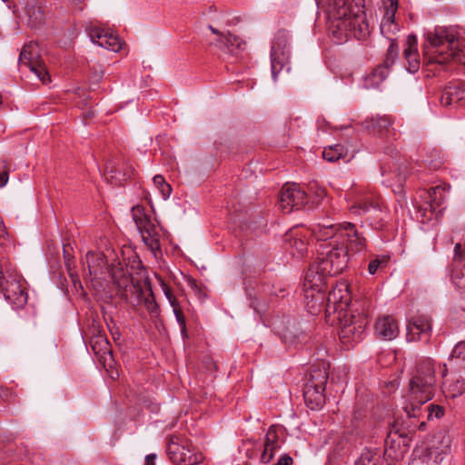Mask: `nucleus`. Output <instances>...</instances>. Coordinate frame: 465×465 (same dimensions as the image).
<instances>
[{
    "mask_svg": "<svg viewBox=\"0 0 465 465\" xmlns=\"http://www.w3.org/2000/svg\"><path fill=\"white\" fill-rule=\"evenodd\" d=\"M321 241L317 245L318 261L308 270L303 282L306 308L312 314L318 313L324 304L328 277L341 273L348 265L349 254L344 243L338 238Z\"/></svg>",
    "mask_w": 465,
    "mask_h": 465,
    "instance_id": "f257e3e1",
    "label": "nucleus"
},
{
    "mask_svg": "<svg viewBox=\"0 0 465 465\" xmlns=\"http://www.w3.org/2000/svg\"><path fill=\"white\" fill-rule=\"evenodd\" d=\"M315 2L327 13L329 30L338 44L346 42L350 37L364 40L369 36L371 29L363 11L364 0H354L356 11L348 4V0Z\"/></svg>",
    "mask_w": 465,
    "mask_h": 465,
    "instance_id": "f03ea898",
    "label": "nucleus"
},
{
    "mask_svg": "<svg viewBox=\"0 0 465 465\" xmlns=\"http://www.w3.org/2000/svg\"><path fill=\"white\" fill-rule=\"evenodd\" d=\"M435 383L434 362L430 359L423 360L410 381L407 403L403 406L408 417L420 419L425 415L427 420H433L444 415V408L440 405L430 403L422 408L423 404L432 399Z\"/></svg>",
    "mask_w": 465,
    "mask_h": 465,
    "instance_id": "7ed1b4c3",
    "label": "nucleus"
},
{
    "mask_svg": "<svg viewBox=\"0 0 465 465\" xmlns=\"http://www.w3.org/2000/svg\"><path fill=\"white\" fill-rule=\"evenodd\" d=\"M349 302L348 286L345 283H340L328 293L322 305V307L325 305V311L329 315L338 313L339 338L345 349H350L363 340L370 323L364 312H345Z\"/></svg>",
    "mask_w": 465,
    "mask_h": 465,
    "instance_id": "20e7f679",
    "label": "nucleus"
},
{
    "mask_svg": "<svg viewBox=\"0 0 465 465\" xmlns=\"http://www.w3.org/2000/svg\"><path fill=\"white\" fill-rule=\"evenodd\" d=\"M423 53L429 63L443 64L455 60L465 64V39L455 27L438 26L426 34Z\"/></svg>",
    "mask_w": 465,
    "mask_h": 465,
    "instance_id": "39448f33",
    "label": "nucleus"
},
{
    "mask_svg": "<svg viewBox=\"0 0 465 465\" xmlns=\"http://www.w3.org/2000/svg\"><path fill=\"white\" fill-rule=\"evenodd\" d=\"M336 228L330 219H324L321 223L312 224L310 228L293 227L283 237L284 248L290 251L292 256H303L310 246L309 236L317 242L328 241L335 232Z\"/></svg>",
    "mask_w": 465,
    "mask_h": 465,
    "instance_id": "423d86ee",
    "label": "nucleus"
},
{
    "mask_svg": "<svg viewBox=\"0 0 465 465\" xmlns=\"http://www.w3.org/2000/svg\"><path fill=\"white\" fill-rule=\"evenodd\" d=\"M351 214L364 216L375 229L384 226L387 208L381 197L371 192L353 191L346 195Z\"/></svg>",
    "mask_w": 465,
    "mask_h": 465,
    "instance_id": "0eeeda50",
    "label": "nucleus"
},
{
    "mask_svg": "<svg viewBox=\"0 0 465 465\" xmlns=\"http://www.w3.org/2000/svg\"><path fill=\"white\" fill-rule=\"evenodd\" d=\"M399 7V0H381L383 17L381 23V33L391 41L387 50V55L381 66L388 69L394 64L398 55V46L394 42L393 35L399 32L400 27L395 21V14Z\"/></svg>",
    "mask_w": 465,
    "mask_h": 465,
    "instance_id": "6e6552de",
    "label": "nucleus"
},
{
    "mask_svg": "<svg viewBox=\"0 0 465 465\" xmlns=\"http://www.w3.org/2000/svg\"><path fill=\"white\" fill-rule=\"evenodd\" d=\"M451 439L446 433H440L426 448L413 450L409 465H439L450 452Z\"/></svg>",
    "mask_w": 465,
    "mask_h": 465,
    "instance_id": "1a4fd4ad",
    "label": "nucleus"
},
{
    "mask_svg": "<svg viewBox=\"0 0 465 465\" xmlns=\"http://www.w3.org/2000/svg\"><path fill=\"white\" fill-rule=\"evenodd\" d=\"M291 35L285 29L276 32L271 45V71L273 82H277L278 74L286 69L290 71L289 61L291 56Z\"/></svg>",
    "mask_w": 465,
    "mask_h": 465,
    "instance_id": "9d476101",
    "label": "nucleus"
},
{
    "mask_svg": "<svg viewBox=\"0 0 465 465\" xmlns=\"http://www.w3.org/2000/svg\"><path fill=\"white\" fill-rule=\"evenodd\" d=\"M328 371L323 365L310 373V378L303 389V398L311 410H320L325 403V385L328 381Z\"/></svg>",
    "mask_w": 465,
    "mask_h": 465,
    "instance_id": "9b49d317",
    "label": "nucleus"
},
{
    "mask_svg": "<svg viewBox=\"0 0 465 465\" xmlns=\"http://www.w3.org/2000/svg\"><path fill=\"white\" fill-rule=\"evenodd\" d=\"M132 216L143 242L156 255V252L160 251L158 227L153 223L150 216L145 213L144 209L139 205L132 208Z\"/></svg>",
    "mask_w": 465,
    "mask_h": 465,
    "instance_id": "f8f14e48",
    "label": "nucleus"
},
{
    "mask_svg": "<svg viewBox=\"0 0 465 465\" xmlns=\"http://www.w3.org/2000/svg\"><path fill=\"white\" fill-rule=\"evenodd\" d=\"M166 452L170 460L175 465H197L203 460L201 452L196 451L187 440L178 436L169 440Z\"/></svg>",
    "mask_w": 465,
    "mask_h": 465,
    "instance_id": "ddd939ff",
    "label": "nucleus"
},
{
    "mask_svg": "<svg viewBox=\"0 0 465 465\" xmlns=\"http://www.w3.org/2000/svg\"><path fill=\"white\" fill-rule=\"evenodd\" d=\"M333 226L337 229L333 237L338 238V240L346 239L347 244L344 245L345 249L351 252H361L366 250L367 242L366 239L362 236V233L360 232L356 226L351 223H344L340 224H334Z\"/></svg>",
    "mask_w": 465,
    "mask_h": 465,
    "instance_id": "4468645a",
    "label": "nucleus"
},
{
    "mask_svg": "<svg viewBox=\"0 0 465 465\" xmlns=\"http://www.w3.org/2000/svg\"><path fill=\"white\" fill-rule=\"evenodd\" d=\"M307 193L297 183H285L281 190L279 205L285 213L307 204Z\"/></svg>",
    "mask_w": 465,
    "mask_h": 465,
    "instance_id": "2eb2a0df",
    "label": "nucleus"
},
{
    "mask_svg": "<svg viewBox=\"0 0 465 465\" xmlns=\"http://www.w3.org/2000/svg\"><path fill=\"white\" fill-rule=\"evenodd\" d=\"M19 65L28 68L43 84L50 82L45 66L37 59L34 44L31 43L23 47L19 55Z\"/></svg>",
    "mask_w": 465,
    "mask_h": 465,
    "instance_id": "dca6fc26",
    "label": "nucleus"
},
{
    "mask_svg": "<svg viewBox=\"0 0 465 465\" xmlns=\"http://www.w3.org/2000/svg\"><path fill=\"white\" fill-rule=\"evenodd\" d=\"M86 32L91 41L102 48L113 52H119L123 47L124 42L117 35L94 25L92 23L86 25Z\"/></svg>",
    "mask_w": 465,
    "mask_h": 465,
    "instance_id": "f3484780",
    "label": "nucleus"
},
{
    "mask_svg": "<svg viewBox=\"0 0 465 465\" xmlns=\"http://www.w3.org/2000/svg\"><path fill=\"white\" fill-rule=\"evenodd\" d=\"M450 186L447 183L432 186L422 191L420 197L424 201V210L429 209L430 215H437L443 209L441 206L448 198Z\"/></svg>",
    "mask_w": 465,
    "mask_h": 465,
    "instance_id": "a211bd4d",
    "label": "nucleus"
},
{
    "mask_svg": "<svg viewBox=\"0 0 465 465\" xmlns=\"http://www.w3.org/2000/svg\"><path fill=\"white\" fill-rule=\"evenodd\" d=\"M406 440L401 434L396 431H390L385 440L384 454L394 460H399L403 456L406 450Z\"/></svg>",
    "mask_w": 465,
    "mask_h": 465,
    "instance_id": "6ab92c4d",
    "label": "nucleus"
},
{
    "mask_svg": "<svg viewBox=\"0 0 465 465\" xmlns=\"http://www.w3.org/2000/svg\"><path fill=\"white\" fill-rule=\"evenodd\" d=\"M440 104L443 106L460 107L465 105V89L458 84L447 86L441 94Z\"/></svg>",
    "mask_w": 465,
    "mask_h": 465,
    "instance_id": "aec40b11",
    "label": "nucleus"
},
{
    "mask_svg": "<svg viewBox=\"0 0 465 465\" xmlns=\"http://www.w3.org/2000/svg\"><path fill=\"white\" fill-rule=\"evenodd\" d=\"M375 333L381 339L391 341L399 334V326L396 321L391 316H383L377 320Z\"/></svg>",
    "mask_w": 465,
    "mask_h": 465,
    "instance_id": "412c9836",
    "label": "nucleus"
},
{
    "mask_svg": "<svg viewBox=\"0 0 465 465\" xmlns=\"http://www.w3.org/2000/svg\"><path fill=\"white\" fill-rule=\"evenodd\" d=\"M430 330V320L428 317L420 316L407 325V339L408 341L420 339L421 335H428Z\"/></svg>",
    "mask_w": 465,
    "mask_h": 465,
    "instance_id": "4be33fe9",
    "label": "nucleus"
},
{
    "mask_svg": "<svg viewBox=\"0 0 465 465\" xmlns=\"http://www.w3.org/2000/svg\"><path fill=\"white\" fill-rule=\"evenodd\" d=\"M90 345L96 355H100L104 365L112 367L113 354L108 340L104 335H98L90 341Z\"/></svg>",
    "mask_w": 465,
    "mask_h": 465,
    "instance_id": "5701e85b",
    "label": "nucleus"
},
{
    "mask_svg": "<svg viewBox=\"0 0 465 465\" xmlns=\"http://www.w3.org/2000/svg\"><path fill=\"white\" fill-rule=\"evenodd\" d=\"M404 57L407 62V71L411 74L418 72L420 68V59L415 36H410L408 38V47L404 50Z\"/></svg>",
    "mask_w": 465,
    "mask_h": 465,
    "instance_id": "b1692460",
    "label": "nucleus"
},
{
    "mask_svg": "<svg viewBox=\"0 0 465 465\" xmlns=\"http://www.w3.org/2000/svg\"><path fill=\"white\" fill-rule=\"evenodd\" d=\"M216 45L223 53L234 54L244 48L245 42L238 36L228 33L225 35H221V37L217 39Z\"/></svg>",
    "mask_w": 465,
    "mask_h": 465,
    "instance_id": "393cba45",
    "label": "nucleus"
},
{
    "mask_svg": "<svg viewBox=\"0 0 465 465\" xmlns=\"http://www.w3.org/2000/svg\"><path fill=\"white\" fill-rule=\"evenodd\" d=\"M443 393L446 397L456 398L465 391V372L463 376L454 374L443 383Z\"/></svg>",
    "mask_w": 465,
    "mask_h": 465,
    "instance_id": "a878e982",
    "label": "nucleus"
},
{
    "mask_svg": "<svg viewBox=\"0 0 465 465\" xmlns=\"http://www.w3.org/2000/svg\"><path fill=\"white\" fill-rule=\"evenodd\" d=\"M388 75L389 69L386 66L379 65L363 78L362 86L365 89L379 88Z\"/></svg>",
    "mask_w": 465,
    "mask_h": 465,
    "instance_id": "bb28decb",
    "label": "nucleus"
},
{
    "mask_svg": "<svg viewBox=\"0 0 465 465\" xmlns=\"http://www.w3.org/2000/svg\"><path fill=\"white\" fill-rule=\"evenodd\" d=\"M85 263L88 268L90 275L97 277L103 272V270L106 266L104 256L102 252H88L85 255Z\"/></svg>",
    "mask_w": 465,
    "mask_h": 465,
    "instance_id": "cd10ccee",
    "label": "nucleus"
},
{
    "mask_svg": "<svg viewBox=\"0 0 465 465\" xmlns=\"http://www.w3.org/2000/svg\"><path fill=\"white\" fill-rule=\"evenodd\" d=\"M450 366L456 367L465 372V341L458 342L449 358Z\"/></svg>",
    "mask_w": 465,
    "mask_h": 465,
    "instance_id": "c85d7f7f",
    "label": "nucleus"
},
{
    "mask_svg": "<svg viewBox=\"0 0 465 465\" xmlns=\"http://www.w3.org/2000/svg\"><path fill=\"white\" fill-rule=\"evenodd\" d=\"M391 125V120L388 116H376L365 121V128L373 133L389 132Z\"/></svg>",
    "mask_w": 465,
    "mask_h": 465,
    "instance_id": "c756f323",
    "label": "nucleus"
},
{
    "mask_svg": "<svg viewBox=\"0 0 465 465\" xmlns=\"http://www.w3.org/2000/svg\"><path fill=\"white\" fill-rule=\"evenodd\" d=\"M26 15L28 16V25L36 28L42 25L45 21L44 9L39 5H30L26 9Z\"/></svg>",
    "mask_w": 465,
    "mask_h": 465,
    "instance_id": "7c9ffc66",
    "label": "nucleus"
},
{
    "mask_svg": "<svg viewBox=\"0 0 465 465\" xmlns=\"http://www.w3.org/2000/svg\"><path fill=\"white\" fill-rule=\"evenodd\" d=\"M112 277L115 284L120 289H127L128 287L133 286V280L130 277V273L122 267L114 268L112 270Z\"/></svg>",
    "mask_w": 465,
    "mask_h": 465,
    "instance_id": "2f4dec72",
    "label": "nucleus"
},
{
    "mask_svg": "<svg viewBox=\"0 0 465 465\" xmlns=\"http://www.w3.org/2000/svg\"><path fill=\"white\" fill-rule=\"evenodd\" d=\"M306 193L308 196L307 204L311 203L312 206L319 204L326 196L325 189L319 186L317 183H310Z\"/></svg>",
    "mask_w": 465,
    "mask_h": 465,
    "instance_id": "473e14b6",
    "label": "nucleus"
},
{
    "mask_svg": "<svg viewBox=\"0 0 465 465\" xmlns=\"http://www.w3.org/2000/svg\"><path fill=\"white\" fill-rule=\"evenodd\" d=\"M380 460V452L372 449H365L355 461V465H378Z\"/></svg>",
    "mask_w": 465,
    "mask_h": 465,
    "instance_id": "72a5a7b5",
    "label": "nucleus"
},
{
    "mask_svg": "<svg viewBox=\"0 0 465 465\" xmlns=\"http://www.w3.org/2000/svg\"><path fill=\"white\" fill-rule=\"evenodd\" d=\"M344 154L345 149L341 144L326 146L322 151L323 159L331 163L342 158Z\"/></svg>",
    "mask_w": 465,
    "mask_h": 465,
    "instance_id": "f704fd0d",
    "label": "nucleus"
},
{
    "mask_svg": "<svg viewBox=\"0 0 465 465\" xmlns=\"http://www.w3.org/2000/svg\"><path fill=\"white\" fill-rule=\"evenodd\" d=\"M280 429L276 426H271L265 436L266 450H279L281 447L279 440Z\"/></svg>",
    "mask_w": 465,
    "mask_h": 465,
    "instance_id": "c9c22d12",
    "label": "nucleus"
},
{
    "mask_svg": "<svg viewBox=\"0 0 465 465\" xmlns=\"http://www.w3.org/2000/svg\"><path fill=\"white\" fill-rule=\"evenodd\" d=\"M424 161L431 169L436 170L442 165L443 155L439 150L433 149L428 153Z\"/></svg>",
    "mask_w": 465,
    "mask_h": 465,
    "instance_id": "e433bc0d",
    "label": "nucleus"
},
{
    "mask_svg": "<svg viewBox=\"0 0 465 465\" xmlns=\"http://www.w3.org/2000/svg\"><path fill=\"white\" fill-rule=\"evenodd\" d=\"M388 263V258L386 256H378L368 264V272L371 275H374L379 272L386 268Z\"/></svg>",
    "mask_w": 465,
    "mask_h": 465,
    "instance_id": "4c0bfd02",
    "label": "nucleus"
},
{
    "mask_svg": "<svg viewBox=\"0 0 465 465\" xmlns=\"http://www.w3.org/2000/svg\"><path fill=\"white\" fill-rule=\"evenodd\" d=\"M153 184L160 190L163 198L168 199L172 193V188L171 186L165 182L164 178L160 175L156 174L153 178Z\"/></svg>",
    "mask_w": 465,
    "mask_h": 465,
    "instance_id": "58836bf2",
    "label": "nucleus"
},
{
    "mask_svg": "<svg viewBox=\"0 0 465 465\" xmlns=\"http://www.w3.org/2000/svg\"><path fill=\"white\" fill-rule=\"evenodd\" d=\"M107 172L111 173L110 179L112 180V183L114 184L120 183L123 180H125L127 178H131L133 174V170L122 173L118 169L114 168V166L108 165L106 167Z\"/></svg>",
    "mask_w": 465,
    "mask_h": 465,
    "instance_id": "ea45409f",
    "label": "nucleus"
},
{
    "mask_svg": "<svg viewBox=\"0 0 465 465\" xmlns=\"http://www.w3.org/2000/svg\"><path fill=\"white\" fill-rule=\"evenodd\" d=\"M8 172L6 162H0V188H3L7 183L9 178Z\"/></svg>",
    "mask_w": 465,
    "mask_h": 465,
    "instance_id": "a19ab883",
    "label": "nucleus"
},
{
    "mask_svg": "<svg viewBox=\"0 0 465 465\" xmlns=\"http://www.w3.org/2000/svg\"><path fill=\"white\" fill-rule=\"evenodd\" d=\"M173 314L175 316L176 322L181 327L182 333L184 334L186 331V325H185V317L182 312L181 309H175L173 311Z\"/></svg>",
    "mask_w": 465,
    "mask_h": 465,
    "instance_id": "79ce46f5",
    "label": "nucleus"
},
{
    "mask_svg": "<svg viewBox=\"0 0 465 465\" xmlns=\"http://www.w3.org/2000/svg\"><path fill=\"white\" fill-rule=\"evenodd\" d=\"M277 450H266V443L263 445L262 452L261 453V461L263 463H268L273 458L274 452Z\"/></svg>",
    "mask_w": 465,
    "mask_h": 465,
    "instance_id": "37998d69",
    "label": "nucleus"
},
{
    "mask_svg": "<svg viewBox=\"0 0 465 465\" xmlns=\"http://www.w3.org/2000/svg\"><path fill=\"white\" fill-rule=\"evenodd\" d=\"M147 310L151 314H156L158 312V305L153 299L147 300Z\"/></svg>",
    "mask_w": 465,
    "mask_h": 465,
    "instance_id": "c03bdc74",
    "label": "nucleus"
},
{
    "mask_svg": "<svg viewBox=\"0 0 465 465\" xmlns=\"http://www.w3.org/2000/svg\"><path fill=\"white\" fill-rule=\"evenodd\" d=\"M396 183L398 187H401L403 183L405 182V174L401 170H398V173H395Z\"/></svg>",
    "mask_w": 465,
    "mask_h": 465,
    "instance_id": "a18cd8bd",
    "label": "nucleus"
},
{
    "mask_svg": "<svg viewBox=\"0 0 465 465\" xmlns=\"http://www.w3.org/2000/svg\"><path fill=\"white\" fill-rule=\"evenodd\" d=\"M292 459L289 455L285 454L278 460V461L275 465H292Z\"/></svg>",
    "mask_w": 465,
    "mask_h": 465,
    "instance_id": "49530a36",
    "label": "nucleus"
},
{
    "mask_svg": "<svg viewBox=\"0 0 465 465\" xmlns=\"http://www.w3.org/2000/svg\"><path fill=\"white\" fill-rule=\"evenodd\" d=\"M162 289H163V292L166 299L172 300L171 298H173L174 295L173 294L171 288L169 286H167L166 284L163 283Z\"/></svg>",
    "mask_w": 465,
    "mask_h": 465,
    "instance_id": "de8ad7c7",
    "label": "nucleus"
},
{
    "mask_svg": "<svg viewBox=\"0 0 465 465\" xmlns=\"http://www.w3.org/2000/svg\"><path fill=\"white\" fill-rule=\"evenodd\" d=\"M172 300H168L170 305L172 306L173 308V312L175 310V309H181L180 308V305H179V302L177 301V299L173 296V298H171Z\"/></svg>",
    "mask_w": 465,
    "mask_h": 465,
    "instance_id": "09e8293b",
    "label": "nucleus"
},
{
    "mask_svg": "<svg viewBox=\"0 0 465 465\" xmlns=\"http://www.w3.org/2000/svg\"><path fill=\"white\" fill-rule=\"evenodd\" d=\"M71 2L74 8H76L79 11L83 10L84 5H82V2L80 0H71Z\"/></svg>",
    "mask_w": 465,
    "mask_h": 465,
    "instance_id": "8fccbe9b",
    "label": "nucleus"
},
{
    "mask_svg": "<svg viewBox=\"0 0 465 465\" xmlns=\"http://www.w3.org/2000/svg\"><path fill=\"white\" fill-rule=\"evenodd\" d=\"M110 331H111L114 341L120 340L121 334L119 333V331L117 330L114 331L113 329L110 328Z\"/></svg>",
    "mask_w": 465,
    "mask_h": 465,
    "instance_id": "3c124183",
    "label": "nucleus"
},
{
    "mask_svg": "<svg viewBox=\"0 0 465 465\" xmlns=\"http://www.w3.org/2000/svg\"><path fill=\"white\" fill-rule=\"evenodd\" d=\"M209 29L212 31L213 34L217 35L220 38L221 35H224L223 34H221L216 28L213 27L212 25H209Z\"/></svg>",
    "mask_w": 465,
    "mask_h": 465,
    "instance_id": "603ef678",
    "label": "nucleus"
},
{
    "mask_svg": "<svg viewBox=\"0 0 465 465\" xmlns=\"http://www.w3.org/2000/svg\"><path fill=\"white\" fill-rule=\"evenodd\" d=\"M155 458L154 455L153 456H147L146 458V464L145 465H153V460Z\"/></svg>",
    "mask_w": 465,
    "mask_h": 465,
    "instance_id": "864d4df0",
    "label": "nucleus"
},
{
    "mask_svg": "<svg viewBox=\"0 0 465 465\" xmlns=\"http://www.w3.org/2000/svg\"><path fill=\"white\" fill-rule=\"evenodd\" d=\"M426 426V422L424 420H421L420 424L418 425L420 430H424Z\"/></svg>",
    "mask_w": 465,
    "mask_h": 465,
    "instance_id": "5fc2aeb1",
    "label": "nucleus"
},
{
    "mask_svg": "<svg viewBox=\"0 0 465 465\" xmlns=\"http://www.w3.org/2000/svg\"><path fill=\"white\" fill-rule=\"evenodd\" d=\"M251 305L253 307L254 311L257 312H261V309L258 308V306L252 302Z\"/></svg>",
    "mask_w": 465,
    "mask_h": 465,
    "instance_id": "6e6d98bb",
    "label": "nucleus"
},
{
    "mask_svg": "<svg viewBox=\"0 0 465 465\" xmlns=\"http://www.w3.org/2000/svg\"><path fill=\"white\" fill-rule=\"evenodd\" d=\"M283 341H284V342H286V343L288 342V343H290V344H292V341H288V337H287V335H286V334H284V335H283Z\"/></svg>",
    "mask_w": 465,
    "mask_h": 465,
    "instance_id": "4d7b16f0",
    "label": "nucleus"
},
{
    "mask_svg": "<svg viewBox=\"0 0 465 465\" xmlns=\"http://www.w3.org/2000/svg\"><path fill=\"white\" fill-rule=\"evenodd\" d=\"M111 377H112L113 379H114L115 377H118V372H117V371H115V373H114V371H112V373H111Z\"/></svg>",
    "mask_w": 465,
    "mask_h": 465,
    "instance_id": "13d9d810",
    "label": "nucleus"
},
{
    "mask_svg": "<svg viewBox=\"0 0 465 465\" xmlns=\"http://www.w3.org/2000/svg\"><path fill=\"white\" fill-rule=\"evenodd\" d=\"M358 418H359L358 415L355 413L354 414V419H358Z\"/></svg>",
    "mask_w": 465,
    "mask_h": 465,
    "instance_id": "bf43d9fd",
    "label": "nucleus"
}]
</instances>
